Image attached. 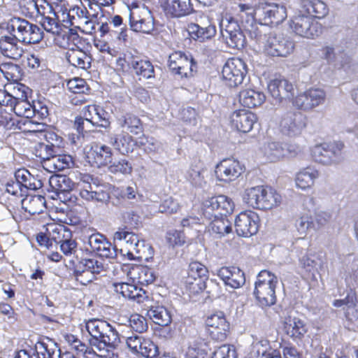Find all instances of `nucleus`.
Segmentation results:
<instances>
[{
    "instance_id": "obj_1",
    "label": "nucleus",
    "mask_w": 358,
    "mask_h": 358,
    "mask_svg": "<svg viewBox=\"0 0 358 358\" xmlns=\"http://www.w3.org/2000/svg\"><path fill=\"white\" fill-rule=\"evenodd\" d=\"M85 328L91 336L90 345L95 350L89 348L85 343L71 336L72 348L80 355L85 356L93 351L97 356L103 358H113V350L120 343V338L116 331L108 322L99 320H90Z\"/></svg>"
},
{
    "instance_id": "obj_2",
    "label": "nucleus",
    "mask_w": 358,
    "mask_h": 358,
    "mask_svg": "<svg viewBox=\"0 0 358 358\" xmlns=\"http://www.w3.org/2000/svg\"><path fill=\"white\" fill-rule=\"evenodd\" d=\"M238 14L241 22L245 17H250V22L257 20L266 25H278L287 17V9L285 6L277 3H259L255 8L245 3L238 5Z\"/></svg>"
},
{
    "instance_id": "obj_3",
    "label": "nucleus",
    "mask_w": 358,
    "mask_h": 358,
    "mask_svg": "<svg viewBox=\"0 0 358 358\" xmlns=\"http://www.w3.org/2000/svg\"><path fill=\"white\" fill-rule=\"evenodd\" d=\"M6 29L24 44L38 43L43 38V31L38 25L20 17L9 20Z\"/></svg>"
},
{
    "instance_id": "obj_4",
    "label": "nucleus",
    "mask_w": 358,
    "mask_h": 358,
    "mask_svg": "<svg viewBox=\"0 0 358 358\" xmlns=\"http://www.w3.org/2000/svg\"><path fill=\"white\" fill-rule=\"evenodd\" d=\"M277 284V277L270 271L263 270L259 273L253 294L260 306L266 307L275 304Z\"/></svg>"
},
{
    "instance_id": "obj_5",
    "label": "nucleus",
    "mask_w": 358,
    "mask_h": 358,
    "mask_svg": "<svg viewBox=\"0 0 358 358\" xmlns=\"http://www.w3.org/2000/svg\"><path fill=\"white\" fill-rule=\"evenodd\" d=\"M220 34L227 45L234 49H241L245 44V36L237 20L231 17L222 18L220 23Z\"/></svg>"
},
{
    "instance_id": "obj_6",
    "label": "nucleus",
    "mask_w": 358,
    "mask_h": 358,
    "mask_svg": "<svg viewBox=\"0 0 358 358\" xmlns=\"http://www.w3.org/2000/svg\"><path fill=\"white\" fill-rule=\"evenodd\" d=\"M342 142L324 143L316 145L312 150L314 160L324 165H331L340 162L343 159Z\"/></svg>"
},
{
    "instance_id": "obj_7",
    "label": "nucleus",
    "mask_w": 358,
    "mask_h": 358,
    "mask_svg": "<svg viewBox=\"0 0 358 358\" xmlns=\"http://www.w3.org/2000/svg\"><path fill=\"white\" fill-rule=\"evenodd\" d=\"M169 67L171 71L180 78H188L196 71V63L190 54L176 51L169 55Z\"/></svg>"
},
{
    "instance_id": "obj_8",
    "label": "nucleus",
    "mask_w": 358,
    "mask_h": 358,
    "mask_svg": "<svg viewBox=\"0 0 358 358\" xmlns=\"http://www.w3.org/2000/svg\"><path fill=\"white\" fill-rule=\"evenodd\" d=\"M289 27L295 34L308 38L318 36L322 32L321 24L310 16L299 14L293 17Z\"/></svg>"
},
{
    "instance_id": "obj_9",
    "label": "nucleus",
    "mask_w": 358,
    "mask_h": 358,
    "mask_svg": "<svg viewBox=\"0 0 358 358\" xmlns=\"http://www.w3.org/2000/svg\"><path fill=\"white\" fill-rule=\"evenodd\" d=\"M247 73L246 65L239 58H231L227 61L222 68L223 80L230 87L241 84Z\"/></svg>"
},
{
    "instance_id": "obj_10",
    "label": "nucleus",
    "mask_w": 358,
    "mask_h": 358,
    "mask_svg": "<svg viewBox=\"0 0 358 358\" xmlns=\"http://www.w3.org/2000/svg\"><path fill=\"white\" fill-rule=\"evenodd\" d=\"M131 28L135 31L149 34L154 29V17L148 7L142 5L130 10Z\"/></svg>"
},
{
    "instance_id": "obj_11",
    "label": "nucleus",
    "mask_w": 358,
    "mask_h": 358,
    "mask_svg": "<svg viewBox=\"0 0 358 358\" xmlns=\"http://www.w3.org/2000/svg\"><path fill=\"white\" fill-rule=\"evenodd\" d=\"M45 142L38 143L34 148L35 155L40 159H47L52 155L62 152L64 146L63 138L55 131H45Z\"/></svg>"
},
{
    "instance_id": "obj_12",
    "label": "nucleus",
    "mask_w": 358,
    "mask_h": 358,
    "mask_svg": "<svg viewBox=\"0 0 358 358\" xmlns=\"http://www.w3.org/2000/svg\"><path fill=\"white\" fill-rule=\"evenodd\" d=\"M294 42L289 37L269 36L264 51L272 57H287L294 51Z\"/></svg>"
},
{
    "instance_id": "obj_13",
    "label": "nucleus",
    "mask_w": 358,
    "mask_h": 358,
    "mask_svg": "<svg viewBox=\"0 0 358 358\" xmlns=\"http://www.w3.org/2000/svg\"><path fill=\"white\" fill-rule=\"evenodd\" d=\"M87 250L95 252L100 257H106L110 259H115L117 257V250L113 246L111 243L107 241L106 238L99 234H93L88 236L85 242Z\"/></svg>"
},
{
    "instance_id": "obj_14",
    "label": "nucleus",
    "mask_w": 358,
    "mask_h": 358,
    "mask_svg": "<svg viewBox=\"0 0 358 358\" xmlns=\"http://www.w3.org/2000/svg\"><path fill=\"white\" fill-rule=\"evenodd\" d=\"M113 238L115 241H120L124 247L120 249V252L123 256L127 255L129 259H134V252L139 254V246L141 244L143 245V242H140L136 234L126 229H120L114 234Z\"/></svg>"
},
{
    "instance_id": "obj_15",
    "label": "nucleus",
    "mask_w": 358,
    "mask_h": 358,
    "mask_svg": "<svg viewBox=\"0 0 358 358\" xmlns=\"http://www.w3.org/2000/svg\"><path fill=\"white\" fill-rule=\"evenodd\" d=\"M267 88L275 104L280 103L283 100L292 99L295 90L293 84L282 78L271 80Z\"/></svg>"
},
{
    "instance_id": "obj_16",
    "label": "nucleus",
    "mask_w": 358,
    "mask_h": 358,
    "mask_svg": "<svg viewBox=\"0 0 358 358\" xmlns=\"http://www.w3.org/2000/svg\"><path fill=\"white\" fill-rule=\"evenodd\" d=\"M243 171V168L238 161L233 158H227L217 164L215 174L217 180L229 182L237 179Z\"/></svg>"
},
{
    "instance_id": "obj_17",
    "label": "nucleus",
    "mask_w": 358,
    "mask_h": 358,
    "mask_svg": "<svg viewBox=\"0 0 358 358\" xmlns=\"http://www.w3.org/2000/svg\"><path fill=\"white\" fill-rule=\"evenodd\" d=\"M283 329L288 336L296 341L302 340L308 327L303 320L298 317L294 311L290 310L284 317Z\"/></svg>"
},
{
    "instance_id": "obj_18",
    "label": "nucleus",
    "mask_w": 358,
    "mask_h": 358,
    "mask_svg": "<svg viewBox=\"0 0 358 358\" xmlns=\"http://www.w3.org/2000/svg\"><path fill=\"white\" fill-rule=\"evenodd\" d=\"M206 324L213 339L222 341L226 338L229 323L223 312L219 311L209 315L206 320Z\"/></svg>"
},
{
    "instance_id": "obj_19",
    "label": "nucleus",
    "mask_w": 358,
    "mask_h": 358,
    "mask_svg": "<svg viewBox=\"0 0 358 358\" xmlns=\"http://www.w3.org/2000/svg\"><path fill=\"white\" fill-rule=\"evenodd\" d=\"M280 126L287 135L299 134L306 127V117L300 112H287L282 117Z\"/></svg>"
},
{
    "instance_id": "obj_20",
    "label": "nucleus",
    "mask_w": 358,
    "mask_h": 358,
    "mask_svg": "<svg viewBox=\"0 0 358 358\" xmlns=\"http://www.w3.org/2000/svg\"><path fill=\"white\" fill-rule=\"evenodd\" d=\"M257 215L255 213L242 212L236 218L235 227L240 236L250 237L258 231Z\"/></svg>"
},
{
    "instance_id": "obj_21",
    "label": "nucleus",
    "mask_w": 358,
    "mask_h": 358,
    "mask_svg": "<svg viewBox=\"0 0 358 358\" xmlns=\"http://www.w3.org/2000/svg\"><path fill=\"white\" fill-rule=\"evenodd\" d=\"M104 270L103 263L96 259H85L79 263L74 271V275L78 281L85 285L92 280V278L83 279V276L89 274H99Z\"/></svg>"
},
{
    "instance_id": "obj_22",
    "label": "nucleus",
    "mask_w": 358,
    "mask_h": 358,
    "mask_svg": "<svg viewBox=\"0 0 358 358\" xmlns=\"http://www.w3.org/2000/svg\"><path fill=\"white\" fill-rule=\"evenodd\" d=\"M217 275L222 279L224 285L232 289H238L245 282V274L238 268L235 266H224L217 271Z\"/></svg>"
},
{
    "instance_id": "obj_23",
    "label": "nucleus",
    "mask_w": 358,
    "mask_h": 358,
    "mask_svg": "<svg viewBox=\"0 0 358 358\" xmlns=\"http://www.w3.org/2000/svg\"><path fill=\"white\" fill-rule=\"evenodd\" d=\"M66 59L70 64L81 69L87 70L91 67L92 57L75 43L67 45Z\"/></svg>"
},
{
    "instance_id": "obj_24",
    "label": "nucleus",
    "mask_w": 358,
    "mask_h": 358,
    "mask_svg": "<svg viewBox=\"0 0 358 358\" xmlns=\"http://www.w3.org/2000/svg\"><path fill=\"white\" fill-rule=\"evenodd\" d=\"M43 161V166L48 171L53 173L62 171L66 169L71 168L74 162L73 157L69 155L57 153L47 159H41Z\"/></svg>"
},
{
    "instance_id": "obj_25",
    "label": "nucleus",
    "mask_w": 358,
    "mask_h": 358,
    "mask_svg": "<svg viewBox=\"0 0 358 358\" xmlns=\"http://www.w3.org/2000/svg\"><path fill=\"white\" fill-rule=\"evenodd\" d=\"M256 121V115L253 113L245 110H236L231 116L232 126L243 133L249 132Z\"/></svg>"
},
{
    "instance_id": "obj_26",
    "label": "nucleus",
    "mask_w": 358,
    "mask_h": 358,
    "mask_svg": "<svg viewBox=\"0 0 358 358\" xmlns=\"http://www.w3.org/2000/svg\"><path fill=\"white\" fill-rule=\"evenodd\" d=\"M10 35L0 38V51L3 56L18 60L22 56L24 50L18 45L19 40L13 34Z\"/></svg>"
},
{
    "instance_id": "obj_27",
    "label": "nucleus",
    "mask_w": 358,
    "mask_h": 358,
    "mask_svg": "<svg viewBox=\"0 0 358 358\" xmlns=\"http://www.w3.org/2000/svg\"><path fill=\"white\" fill-rule=\"evenodd\" d=\"M163 7L166 15L176 17L189 15L194 10L191 0H164Z\"/></svg>"
},
{
    "instance_id": "obj_28",
    "label": "nucleus",
    "mask_w": 358,
    "mask_h": 358,
    "mask_svg": "<svg viewBox=\"0 0 358 358\" xmlns=\"http://www.w3.org/2000/svg\"><path fill=\"white\" fill-rule=\"evenodd\" d=\"M145 303L144 308L147 310V315L153 322L162 327L168 326L171 322V313L165 306L159 303Z\"/></svg>"
},
{
    "instance_id": "obj_29",
    "label": "nucleus",
    "mask_w": 358,
    "mask_h": 358,
    "mask_svg": "<svg viewBox=\"0 0 358 358\" xmlns=\"http://www.w3.org/2000/svg\"><path fill=\"white\" fill-rule=\"evenodd\" d=\"M301 11L313 18H323L329 12L326 3L321 0H300Z\"/></svg>"
},
{
    "instance_id": "obj_30",
    "label": "nucleus",
    "mask_w": 358,
    "mask_h": 358,
    "mask_svg": "<svg viewBox=\"0 0 358 358\" xmlns=\"http://www.w3.org/2000/svg\"><path fill=\"white\" fill-rule=\"evenodd\" d=\"M262 153L270 162H277L287 156L290 152L287 145L275 141H269L264 144L261 148Z\"/></svg>"
},
{
    "instance_id": "obj_31",
    "label": "nucleus",
    "mask_w": 358,
    "mask_h": 358,
    "mask_svg": "<svg viewBox=\"0 0 358 358\" xmlns=\"http://www.w3.org/2000/svg\"><path fill=\"white\" fill-rule=\"evenodd\" d=\"M10 106V110L14 112L19 117L31 118L35 115L36 109L27 99L24 92L22 91L21 97H14V101Z\"/></svg>"
},
{
    "instance_id": "obj_32",
    "label": "nucleus",
    "mask_w": 358,
    "mask_h": 358,
    "mask_svg": "<svg viewBox=\"0 0 358 358\" xmlns=\"http://www.w3.org/2000/svg\"><path fill=\"white\" fill-rule=\"evenodd\" d=\"M108 143L123 155L128 154L134 150V139L128 133H122L121 134H110Z\"/></svg>"
},
{
    "instance_id": "obj_33",
    "label": "nucleus",
    "mask_w": 358,
    "mask_h": 358,
    "mask_svg": "<svg viewBox=\"0 0 358 358\" xmlns=\"http://www.w3.org/2000/svg\"><path fill=\"white\" fill-rule=\"evenodd\" d=\"M15 179L20 184L25 194L28 189L36 190L43 187V182L40 179L25 169H20L15 171Z\"/></svg>"
},
{
    "instance_id": "obj_34",
    "label": "nucleus",
    "mask_w": 358,
    "mask_h": 358,
    "mask_svg": "<svg viewBox=\"0 0 358 358\" xmlns=\"http://www.w3.org/2000/svg\"><path fill=\"white\" fill-rule=\"evenodd\" d=\"M257 209L269 210L281 203L282 196L275 189L264 186V191H261Z\"/></svg>"
},
{
    "instance_id": "obj_35",
    "label": "nucleus",
    "mask_w": 358,
    "mask_h": 358,
    "mask_svg": "<svg viewBox=\"0 0 358 358\" xmlns=\"http://www.w3.org/2000/svg\"><path fill=\"white\" fill-rule=\"evenodd\" d=\"M358 299L355 291L350 290L343 299H336L333 306L337 308L342 307L345 317L347 320H352L355 312L357 310Z\"/></svg>"
},
{
    "instance_id": "obj_36",
    "label": "nucleus",
    "mask_w": 358,
    "mask_h": 358,
    "mask_svg": "<svg viewBox=\"0 0 358 358\" xmlns=\"http://www.w3.org/2000/svg\"><path fill=\"white\" fill-rule=\"evenodd\" d=\"M208 271L206 266L199 262H192L189 265L188 278L193 279L194 282H189L192 285L199 286L200 290L206 288L205 280L208 279Z\"/></svg>"
},
{
    "instance_id": "obj_37",
    "label": "nucleus",
    "mask_w": 358,
    "mask_h": 358,
    "mask_svg": "<svg viewBox=\"0 0 358 358\" xmlns=\"http://www.w3.org/2000/svg\"><path fill=\"white\" fill-rule=\"evenodd\" d=\"M266 100L264 94L253 89L243 90L239 92V101L248 108H255L262 105Z\"/></svg>"
},
{
    "instance_id": "obj_38",
    "label": "nucleus",
    "mask_w": 358,
    "mask_h": 358,
    "mask_svg": "<svg viewBox=\"0 0 358 358\" xmlns=\"http://www.w3.org/2000/svg\"><path fill=\"white\" fill-rule=\"evenodd\" d=\"M256 20H254L253 22H250V17H245L242 23H245V29L249 34L250 38L264 46L268 38L264 31L266 24H262L260 22L257 24Z\"/></svg>"
},
{
    "instance_id": "obj_39",
    "label": "nucleus",
    "mask_w": 358,
    "mask_h": 358,
    "mask_svg": "<svg viewBox=\"0 0 358 358\" xmlns=\"http://www.w3.org/2000/svg\"><path fill=\"white\" fill-rule=\"evenodd\" d=\"M45 199L41 195H26L22 199V208L30 215L40 214L46 208Z\"/></svg>"
},
{
    "instance_id": "obj_40",
    "label": "nucleus",
    "mask_w": 358,
    "mask_h": 358,
    "mask_svg": "<svg viewBox=\"0 0 358 358\" xmlns=\"http://www.w3.org/2000/svg\"><path fill=\"white\" fill-rule=\"evenodd\" d=\"M119 126L126 131V133H131L138 135L143 131V124L141 120L135 115L127 113L120 117L117 120Z\"/></svg>"
},
{
    "instance_id": "obj_41",
    "label": "nucleus",
    "mask_w": 358,
    "mask_h": 358,
    "mask_svg": "<svg viewBox=\"0 0 358 358\" xmlns=\"http://www.w3.org/2000/svg\"><path fill=\"white\" fill-rule=\"evenodd\" d=\"M81 197L87 201L106 203L110 199L109 193L107 191L99 187H93L91 184L85 185L80 193Z\"/></svg>"
},
{
    "instance_id": "obj_42",
    "label": "nucleus",
    "mask_w": 358,
    "mask_h": 358,
    "mask_svg": "<svg viewBox=\"0 0 358 358\" xmlns=\"http://www.w3.org/2000/svg\"><path fill=\"white\" fill-rule=\"evenodd\" d=\"M128 275L131 278L136 280L138 283L141 285H148L155 280V275L152 270L144 266H132Z\"/></svg>"
},
{
    "instance_id": "obj_43",
    "label": "nucleus",
    "mask_w": 358,
    "mask_h": 358,
    "mask_svg": "<svg viewBox=\"0 0 358 358\" xmlns=\"http://www.w3.org/2000/svg\"><path fill=\"white\" fill-rule=\"evenodd\" d=\"M318 177L319 173L316 169L307 167L297 173L295 179L296 185L301 189L310 188Z\"/></svg>"
},
{
    "instance_id": "obj_44",
    "label": "nucleus",
    "mask_w": 358,
    "mask_h": 358,
    "mask_svg": "<svg viewBox=\"0 0 358 358\" xmlns=\"http://www.w3.org/2000/svg\"><path fill=\"white\" fill-rule=\"evenodd\" d=\"M130 66L139 77L148 79L155 76L154 66L149 60L134 57L130 62Z\"/></svg>"
},
{
    "instance_id": "obj_45",
    "label": "nucleus",
    "mask_w": 358,
    "mask_h": 358,
    "mask_svg": "<svg viewBox=\"0 0 358 358\" xmlns=\"http://www.w3.org/2000/svg\"><path fill=\"white\" fill-rule=\"evenodd\" d=\"M187 31L192 38L201 42L211 38L216 34L215 26L211 24L206 27H201L197 24H191L188 26Z\"/></svg>"
},
{
    "instance_id": "obj_46",
    "label": "nucleus",
    "mask_w": 358,
    "mask_h": 358,
    "mask_svg": "<svg viewBox=\"0 0 358 358\" xmlns=\"http://www.w3.org/2000/svg\"><path fill=\"white\" fill-rule=\"evenodd\" d=\"M208 231L215 238H220L231 231V227L228 220L218 217L212 220L208 227Z\"/></svg>"
},
{
    "instance_id": "obj_47",
    "label": "nucleus",
    "mask_w": 358,
    "mask_h": 358,
    "mask_svg": "<svg viewBox=\"0 0 358 358\" xmlns=\"http://www.w3.org/2000/svg\"><path fill=\"white\" fill-rule=\"evenodd\" d=\"M49 185L52 192L64 193L71 190L74 183L66 176L55 175L50 178Z\"/></svg>"
},
{
    "instance_id": "obj_48",
    "label": "nucleus",
    "mask_w": 358,
    "mask_h": 358,
    "mask_svg": "<svg viewBox=\"0 0 358 358\" xmlns=\"http://www.w3.org/2000/svg\"><path fill=\"white\" fill-rule=\"evenodd\" d=\"M38 358H69V355L61 356L56 343L38 342L36 345Z\"/></svg>"
},
{
    "instance_id": "obj_49",
    "label": "nucleus",
    "mask_w": 358,
    "mask_h": 358,
    "mask_svg": "<svg viewBox=\"0 0 358 358\" xmlns=\"http://www.w3.org/2000/svg\"><path fill=\"white\" fill-rule=\"evenodd\" d=\"M91 155L98 166H105L111 162L112 151L106 145H96L92 148Z\"/></svg>"
},
{
    "instance_id": "obj_50",
    "label": "nucleus",
    "mask_w": 358,
    "mask_h": 358,
    "mask_svg": "<svg viewBox=\"0 0 358 358\" xmlns=\"http://www.w3.org/2000/svg\"><path fill=\"white\" fill-rule=\"evenodd\" d=\"M213 205L215 206L220 217L226 216L233 212L234 203L232 200L225 195H219L210 198Z\"/></svg>"
},
{
    "instance_id": "obj_51",
    "label": "nucleus",
    "mask_w": 358,
    "mask_h": 358,
    "mask_svg": "<svg viewBox=\"0 0 358 358\" xmlns=\"http://www.w3.org/2000/svg\"><path fill=\"white\" fill-rule=\"evenodd\" d=\"M264 191V186L259 185L248 188L245 190L243 199L244 202L249 206L257 209L259 202V194Z\"/></svg>"
},
{
    "instance_id": "obj_52",
    "label": "nucleus",
    "mask_w": 358,
    "mask_h": 358,
    "mask_svg": "<svg viewBox=\"0 0 358 358\" xmlns=\"http://www.w3.org/2000/svg\"><path fill=\"white\" fill-rule=\"evenodd\" d=\"M46 231L48 234L50 236V238L56 243L62 241L67 236H71V233L62 225L48 224Z\"/></svg>"
},
{
    "instance_id": "obj_53",
    "label": "nucleus",
    "mask_w": 358,
    "mask_h": 358,
    "mask_svg": "<svg viewBox=\"0 0 358 358\" xmlns=\"http://www.w3.org/2000/svg\"><path fill=\"white\" fill-rule=\"evenodd\" d=\"M110 163L108 169L113 173L129 174L131 173V164L125 159H115Z\"/></svg>"
},
{
    "instance_id": "obj_54",
    "label": "nucleus",
    "mask_w": 358,
    "mask_h": 358,
    "mask_svg": "<svg viewBox=\"0 0 358 358\" xmlns=\"http://www.w3.org/2000/svg\"><path fill=\"white\" fill-rule=\"evenodd\" d=\"M306 92L313 108L325 102L327 94L324 90L312 87L306 90Z\"/></svg>"
},
{
    "instance_id": "obj_55",
    "label": "nucleus",
    "mask_w": 358,
    "mask_h": 358,
    "mask_svg": "<svg viewBox=\"0 0 358 358\" xmlns=\"http://www.w3.org/2000/svg\"><path fill=\"white\" fill-rule=\"evenodd\" d=\"M128 299L136 301L138 303H150V300L147 292L142 288L131 285Z\"/></svg>"
},
{
    "instance_id": "obj_56",
    "label": "nucleus",
    "mask_w": 358,
    "mask_h": 358,
    "mask_svg": "<svg viewBox=\"0 0 358 358\" xmlns=\"http://www.w3.org/2000/svg\"><path fill=\"white\" fill-rule=\"evenodd\" d=\"M158 352V347L151 340L145 338L138 353L145 358H154Z\"/></svg>"
},
{
    "instance_id": "obj_57",
    "label": "nucleus",
    "mask_w": 358,
    "mask_h": 358,
    "mask_svg": "<svg viewBox=\"0 0 358 358\" xmlns=\"http://www.w3.org/2000/svg\"><path fill=\"white\" fill-rule=\"evenodd\" d=\"M131 328L138 333H143L148 329V323L146 319L138 314L131 315L129 320Z\"/></svg>"
},
{
    "instance_id": "obj_58",
    "label": "nucleus",
    "mask_w": 358,
    "mask_h": 358,
    "mask_svg": "<svg viewBox=\"0 0 358 358\" xmlns=\"http://www.w3.org/2000/svg\"><path fill=\"white\" fill-rule=\"evenodd\" d=\"M201 215L210 221L220 217L217 210L215 209V206L213 205L210 198L203 202L201 207Z\"/></svg>"
},
{
    "instance_id": "obj_59",
    "label": "nucleus",
    "mask_w": 358,
    "mask_h": 358,
    "mask_svg": "<svg viewBox=\"0 0 358 358\" xmlns=\"http://www.w3.org/2000/svg\"><path fill=\"white\" fill-rule=\"evenodd\" d=\"M40 22L46 31L52 34L59 32V22L57 15L55 16L50 15L43 17Z\"/></svg>"
},
{
    "instance_id": "obj_60",
    "label": "nucleus",
    "mask_w": 358,
    "mask_h": 358,
    "mask_svg": "<svg viewBox=\"0 0 358 358\" xmlns=\"http://www.w3.org/2000/svg\"><path fill=\"white\" fill-rule=\"evenodd\" d=\"M108 116V114L107 112H106L102 108L97 106L92 121V125L107 128L110 125Z\"/></svg>"
},
{
    "instance_id": "obj_61",
    "label": "nucleus",
    "mask_w": 358,
    "mask_h": 358,
    "mask_svg": "<svg viewBox=\"0 0 358 358\" xmlns=\"http://www.w3.org/2000/svg\"><path fill=\"white\" fill-rule=\"evenodd\" d=\"M67 87L73 94L86 93L90 91L86 82L81 78L70 80L67 83Z\"/></svg>"
},
{
    "instance_id": "obj_62",
    "label": "nucleus",
    "mask_w": 358,
    "mask_h": 358,
    "mask_svg": "<svg viewBox=\"0 0 358 358\" xmlns=\"http://www.w3.org/2000/svg\"><path fill=\"white\" fill-rule=\"evenodd\" d=\"M293 105L298 109L309 111L313 109L307 92L299 94L293 99Z\"/></svg>"
},
{
    "instance_id": "obj_63",
    "label": "nucleus",
    "mask_w": 358,
    "mask_h": 358,
    "mask_svg": "<svg viewBox=\"0 0 358 358\" xmlns=\"http://www.w3.org/2000/svg\"><path fill=\"white\" fill-rule=\"evenodd\" d=\"M296 227L299 233L301 235H306L308 230L315 229L316 226L311 218L307 215L301 216L296 222Z\"/></svg>"
},
{
    "instance_id": "obj_64",
    "label": "nucleus",
    "mask_w": 358,
    "mask_h": 358,
    "mask_svg": "<svg viewBox=\"0 0 358 358\" xmlns=\"http://www.w3.org/2000/svg\"><path fill=\"white\" fill-rule=\"evenodd\" d=\"M211 358H236V353L233 346L223 345L213 352Z\"/></svg>"
}]
</instances>
